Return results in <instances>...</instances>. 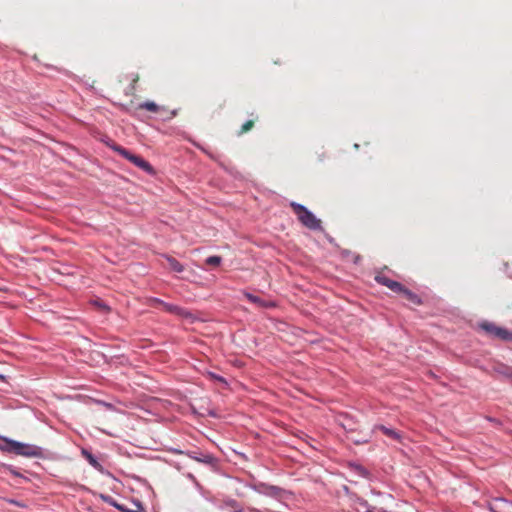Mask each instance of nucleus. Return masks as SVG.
<instances>
[{
    "mask_svg": "<svg viewBox=\"0 0 512 512\" xmlns=\"http://www.w3.org/2000/svg\"><path fill=\"white\" fill-rule=\"evenodd\" d=\"M4 501L10 503V504H13V505H16L18 507H21V508H25L26 507V504L24 503H21L19 501H16L14 499H4Z\"/></svg>",
    "mask_w": 512,
    "mask_h": 512,
    "instance_id": "obj_20",
    "label": "nucleus"
},
{
    "mask_svg": "<svg viewBox=\"0 0 512 512\" xmlns=\"http://www.w3.org/2000/svg\"><path fill=\"white\" fill-rule=\"evenodd\" d=\"M166 259H167V262H168L171 270L178 272V273H181L184 271V266L178 260H176L175 258H173L171 256H167Z\"/></svg>",
    "mask_w": 512,
    "mask_h": 512,
    "instance_id": "obj_10",
    "label": "nucleus"
},
{
    "mask_svg": "<svg viewBox=\"0 0 512 512\" xmlns=\"http://www.w3.org/2000/svg\"><path fill=\"white\" fill-rule=\"evenodd\" d=\"M377 429H379L380 431L383 432V434H385L387 437H390L392 439H395V440H399L400 439V435L397 431L391 429V428H387L383 425H380L377 427Z\"/></svg>",
    "mask_w": 512,
    "mask_h": 512,
    "instance_id": "obj_11",
    "label": "nucleus"
},
{
    "mask_svg": "<svg viewBox=\"0 0 512 512\" xmlns=\"http://www.w3.org/2000/svg\"><path fill=\"white\" fill-rule=\"evenodd\" d=\"M290 207L302 225L311 230L321 229V220L317 219L305 206L296 202H291Z\"/></svg>",
    "mask_w": 512,
    "mask_h": 512,
    "instance_id": "obj_1",
    "label": "nucleus"
},
{
    "mask_svg": "<svg viewBox=\"0 0 512 512\" xmlns=\"http://www.w3.org/2000/svg\"><path fill=\"white\" fill-rule=\"evenodd\" d=\"M265 488L267 489L266 493L271 494V495H276L277 491L279 490L275 486H270V487H265Z\"/></svg>",
    "mask_w": 512,
    "mask_h": 512,
    "instance_id": "obj_21",
    "label": "nucleus"
},
{
    "mask_svg": "<svg viewBox=\"0 0 512 512\" xmlns=\"http://www.w3.org/2000/svg\"><path fill=\"white\" fill-rule=\"evenodd\" d=\"M5 441L7 445L6 450L8 452L26 457H39L42 455L41 448L36 445L25 444L15 440Z\"/></svg>",
    "mask_w": 512,
    "mask_h": 512,
    "instance_id": "obj_2",
    "label": "nucleus"
},
{
    "mask_svg": "<svg viewBox=\"0 0 512 512\" xmlns=\"http://www.w3.org/2000/svg\"><path fill=\"white\" fill-rule=\"evenodd\" d=\"M375 280L377 283L386 286L387 288H389L391 291H393L395 293H398L399 290L402 289L401 283L388 278L386 275H384L382 273L377 274L375 276Z\"/></svg>",
    "mask_w": 512,
    "mask_h": 512,
    "instance_id": "obj_6",
    "label": "nucleus"
},
{
    "mask_svg": "<svg viewBox=\"0 0 512 512\" xmlns=\"http://www.w3.org/2000/svg\"><path fill=\"white\" fill-rule=\"evenodd\" d=\"M127 512H146V510L144 509V507L141 505V504H136V509L134 510H130L128 509Z\"/></svg>",
    "mask_w": 512,
    "mask_h": 512,
    "instance_id": "obj_22",
    "label": "nucleus"
},
{
    "mask_svg": "<svg viewBox=\"0 0 512 512\" xmlns=\"http://www.w3.org/2000/svg\"><path fill=\"white\" fill-rule=\"evenodd\" d=\"M244 296L252 303L260 306V307H271L273 306V303H266L261 298L251 294V293H244Z\"/></svg>",
    "mask_w": 512,
    "mask_h": 512,
    "instance_id": "obj_9",
    "label": "nucleus"
},
{
    "mask_svg": "<svg viewBox=\"0 0 512 512\" xmlns=\"http://www.w3.org/2000/svg\"><path fill=\"white\" fill-rule=\"evenodd\" d=\"M155 302L158 303L159 305H161L169 313L179 315L184 318H187L191 315L190 312H188L186 309H184L182 307L165 303L159 299H155Z\"/></svg>",
    "mask_w": 512,
    "mask_h": 512,
    "instance_id": "obj_7",
    "label": "nucleus"
},
{
    "mask_svg": "<svg viewBox=\"0 0 512 512\" xmlns=\"http://www.w3.org/2000/svg\"><path fill=\"white\" fill-rule=\"evenodd\" d=\"M360 472H361L363 475H366V474H367V472H366V471H365V469H363V468H360Z\"/></svg>",
    "mask_w": 512,
    "mask_h": 512,
    "instance_id": "obj_24",
    "label": "nucleus"
},
{
    "mask_svg": "<svg viewBox=\"0 0 512 512\" xmlns=\"http://www.w3.org/2000/svg\"><path fill=\"white\" fill-rule=\"evenodd\" d=\"M138 110H147L154 114H159L165 116L166 119H171L176 116L175 110H169L164 106H160L153 101H146L140 103L137 107Z\"/></svg>",
    "mask_w": 512,
    "mask_h": 512,
    "instance_id": "obj_5",
    "label": "nucleus"
},
{
    "mask_svg": "<svg viewBox=\"0 0 512 512\" xmlns=\"http://www.w3.org/2000/svg\"><path fill=\"white\" fill-rule=\"evenodd\" d=\"M113 149L115 151H117L120 155H122L124 158H126L127 160L132 162L134 165L139 167L140 169H142V170H144V171H146L148 173H153L152 166L146 160H144L142 157H140L138 155H135V154H132L131 152H129L125 148H123L121 146H118V145H115L113 147Z\"/></svg>",
    "mask_w": 512,
    "mask_h": 512,
    "instance_id": "obj_3",
    "label": "nucleus"
},
{
    "mask_svg": "<svg viewBox=\"0 0 512 512\" xmlns=\"http://www.w3.org/2000/svg\"><path fill=\"white\" fill-rule=\"evenodd\" d=\"M207 265L217 267L221 264L222 258L220 256H210L205 260Z\"/></svg>",
    "mask_w": 512,
    "mask_h": 512,
    "instance_id": "obj_14",
    "label": "nucleus"
},
{
    "mask_svg": "<svg viewBox=\"0 0 512 512\" xmlns=\"http://www.w3.org/2000/svg\"><path fill=\"white\" fill-rule=\"evenodd\" d=\"M496 372L512 380V367L500 364L495 368Z\"/></svg>",
    "mask_w": 512,
    "mask_h": 512,
    "instance_id": "obj_12",
    "label": "nucleus"
},
{
    "mask_svg": "<svg viewBox=\"0 0 512 512\" xmlns=\"http://www.w3.org/2000/svg\"><path fill=\"white\" fill-rule=\"evenodd\" d=\"M101 307L104 309V310H108V307L106 305H101Z\"/></svg>",
    "mask_w": 512,
    "mask_h": 512,
    "instance_id": "obj_25",
    "label": "nucleus"
},
{
    "mask_svg": "<svg viewBox=\"0 0 512 512\" xmlns=\"http://www.w3.org/2000/svg\"><path fill=\"white\" fill-rule=\"evenodd\" d=\"M480 327L490 336L505 341H512V332L490 322H483Z\"/></svg>",
    "mask_w": 512,
    "mask_h": 512,
    "instance_id": "obj_4",
    "label": "nucleus"
},
{
    "mask_svg": "<svg viewBox=\"0 0 512 512\" xmlns=\"http://www.w3.org/2000/svg\"><path fill=\"white\" fill-rule=\"evenodd\" d=\"M208 376H209L211 379H213V380L219 381V382H221V383H223V384H227L226 380H225L223 377L218 376V375H216V374H214V373H212V372H209V373H208Z\"/></svg>",
    "mask_w": 512,
    "mask_h": 512,
    "instance_id": "obj_19",
    "label": "nucleus"
},
{
    "mask_svg": "<svg viewBox=\"0 0 512 512\" xmlns=\"http://www.w3.org/2000/svg\"><path fill=\"white\" fill-rule=\"evenodd\" d=\"M139 81V75L136 74L134 75L133 79H132V83L130 85V88H129V94H134L135 90H136V84L137 82Z\"/></svg>",
    "mask_w": 512,
    "mask_h": 512,
    "instance_id": "obj_17",
    "label": "nucleus"
},
{
    "mask_svg": "<svg viewBox=\"0 0 512 512\" xmlns=\"http://www.w3.org/2000/svg\"><path fill=\"white\" fill-rule=\"evenodd\" d=\"M356 510L358 512H369V509L367 507V503L363 500H360L356 503Z\"/></svg>",
    "mask_w": 512,
    "mask_h": 512,
    "instance_id": "obj_15",
    "label": "nucleus"
},
{
    "mask_svg": "<svg viewBox=\"0 0 512 512\" xmlns=\"http://www.w3.org/2000/svg\"><path fill=\"white\" fill-rule=\"evenodd\" d=\"M84 454L86 455L87 460L93 467H95V468L100 467V464L98 463V461L90 453H87L84 451Z\"/></svg>",
    "mask_w": 512,
    "mask_h": 512,
    "instance_id": "obj_16",
    "label": "nucleus"
},
{
    "mask_svg": "<svg viewBox=\"0 0 512 512\" xmlns=\"http://www.w3.org/2000/svg\"><path fill=\"white\" fill-rule=\"evenodd\" d=\"M255 125V122L254 120H247L240 128L239 132H238V135H243L247 132H249L250 130H252V128L254 127Z\"/></svg>",
    "mask_w": 512,
    "mask_h": 512,
    "instance_id": "obj_13",
    "label": "nucleus"
},
{
    "mask_svg": "<svg viewBox=\"0 0 512 512\" xmlns=\"http://www.w3.org/2000/svg\"><path fill=\"white\" fill-rule=\"evenodd\" d=\"M398 294H402L403 297L407 301H409L410 303H412L414 305H420L422 303L420 297L417 294H415L411 290L407 289L403 285H402V289L399 290Z\"/></svg>",
    "mask_w": 512,
    "mask_h": 512,
    "instance_id": "obj_8",
    "label": "nucleus"
},
{
    "mask_svg": "<svg viewBox=\"0 0 512 512\" xmlns=\"http://www.w3.org/2000/svg\"><path fill=\"white\" fill-rule=\"evenodd\" d=\"M101 498L104 500V502H106L107 504H109L113 507H116V505L118 504L111 496L101 495Z\"/></svg>",
    "mask_w": 512,
    "mask_h": 512,
    "instance_id": "obj_18",
    "label": "nucleus"
},
{
    "mask_svg": "<svg viewBox=\"0 0 512 512\" xmlns=\"http://www.w3.org/2000/svg\"><path fill=\"white\" fill-rule=\"evenodd\" d=\"M119 511L127 512L128 509H126L123 505L117 504L116 507Z\"/></svg>",
    "mask_w": 512,
    "mask_h": 512,
    "instance_id": "obj_23",
    "label": "nucleus"
}]
</instances>
